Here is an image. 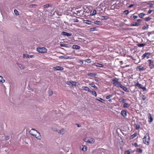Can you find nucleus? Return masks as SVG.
Masks as SVG:
<instances>
[{
	"instance_id": "nucleus-1",
	"label": "nucleus",
	"mask_w": 154,
	"mask_h": 154,
	"mask_svg": "<svg viewBox=\"0 0 154 154\" xmlns=\"http://www.w3.org/2000/svg\"><path fill=\"white\" fill-rule=\"evenodd\" d=\"M111 82L114 86L118 88H119L122 85L120 82H119V79L116 77L112 79Z\"/></svg>"
},
{
	"instance_id": "nucleus-2",
	"label": "nucleus",
	"mask_w": 154,
	"mask_h": 154,
	"mask_svg": "<svg viewBox=\"0 0 154 154\" xmlns=\"http://www.w3.org/2000/svg\"><path fill=\"white\" fill-rule=\"evenodd\" d=\"M150 140L149 136L147 134L145 135L143 138V143L147 145H149Z\"/></svg>"
},
{
	"instance_id": "nucleus-3",
	"label": "nucleus",
	"mask_w": 154,
	"mask_h": 154,
	"mask_svg": "<svg viewBox=\"0 0 154 154\" xmlns=\"http://www.w3.org/2000/svg\"><path fill=\"white\" fill-rule=\"evenodd\" d=\"M135 84L134 86H137L138 87L142 89L144 91H146V88L145 87H144L142 84L139 83L138 81L134 82Z\"/></svg>"
},
{
	"instance_id": "nucleus-4",
	"label": "nucleus",
	"mask_w": 154,
	"mask_h": 154,
	"mask_svg": "<svg viewBox=\"0 0 154 154\" xmlns=\"http://www.w3.org/2000/svg\"><path fill=\"white\" fill-rule=\"evenodd\" d=\"M37 51L39 53H44L47 52V50L45 47L38 48H37Z\"/></svg>"
},
{
	"instance_id": "nucleus-5",
	"label": "nucleus",
	"mask_w": 154,
	"mask_h": 154,
	"mask_svg": "<svg viewBox=\"0 0 154 154\" xmlns=\"http://www.w3.org/2000/svg\"><path fill=\"white\" fill-rule=\"evenodd\" d=\"M147 62L149 63V68L151 69H152L154 67V62L153 60H148Z\"/></svg>"
},
{
	"instance_id": "nucleus-6",
	"label": "nucleus",
	"mask_w": 154,
	"mask_h": 154,
	"mask_svg": "<svg viewBox=\"0 0 154 154\" xmlns=\"http://www.w3.org/2000/svg\"><path fill=\"white\" fill-rule=\"evenodd\" d=\"M150 54L149 52L146 53L142 56V59H143L145 57L147 59H148L149 58V56Z\"/></svg>"
},
{
	"instance_id": "nucleus-7",
	"label": "nucleus",
	"mask_w": 154,
	"mask_h": 154,
	"mask_svg": "<svg viewBox=\"0 0 154 154\" xmlns=\"http://www.w3.org/2000/svg\"><path fill=\"white\" fill-rule=\"evenodd\" d=\"M63 69V67L59 66H57L53 68V69L55 71H62Z\"/></svg>"
},
{
	"instance_id": "nucleus-8",
	"label": "nucleus",
	"mask_w": 154,
	"mask_h": 154,
	"mask_svg": "<svg viewBox=\"0 0 154 154\" xmlns=\"http://www.w3.org/2000/svg\"><path fill=\"white\" fill-rule=\"evenodd\" d=\"M29 133L32 135L34 136L37 133V131L34 129H32L29 131Z\"/></svg>"
},
{
	"instance_id": "nucleus-9",
	"label": "nucleus",
	"mask_w": 154,
	"mask_h": 154,
	"mask_svg": "<svg viewBox=\"0 0 154 154\" xmlns=\"http://www.w3.org/2000/svg\"><path fill=\"white\" fill-rule=\"evenodd\" d=\"M148 122L149 123H151L153 119L152 118V116L150 113H148Z\"/></svg>"
},
{
	"instance_id": "nucleus-10",
	"label": "nucleus",
	"mask_w": 154,
	"mask_h": 154,
	"mask_svg": "<svg viewBox=\"0 0 154 154\" xmlns=\"http://www.w3.org/2000/svg\"><path fill=\"white\" fill-rule=\"evenodd\" d=\"M146 68H144V66H142L141 65L139 66H137V70L139 71H143L145 70Z\"/></svg>"
},
{
	"instance_id": "nucleus-11",
	"label": "nucleus",
	"mask_w": 154,
	"mask_h": 154,
	"mask_svg": "<svg viewBox=\"0 0 154 154\" xmlns=\"http://www.w3.org/2000/svg\"><path fill=\"white\" fill-rule=\"evenodd\" d=\"M119 87L122 88L124 91L127 92L129 93L130 92L129 91L128 89L125 86L123 85L122 84L120 85Z\"/></svg>"
},
{
	"instance_id": "nucleus-12",
	"label": "nucleus",
	"mask_w": 154,
	"mask_h": 154,
	"mask_svg": "<svg viewBox=\"0 0 154 154\" xmlns=\"http://www.w3.org/2000/svg\"><path fill=\"white\" fill-rule=\"evenodd\" d=\"M122 115L124 117H126L127 116V112L125 110H122L121 112Z\"/></svg>"
},
{
	"instance_id": "nucleus-13",
	"label": "nucleus",
	"mask_w": 154,
	"mask_h": 154,
	"mask_svg": "<svg viewBox=\"0 0 154 154\" xmlns=\"http://www.w3.org/2000/svg\"><path fill=\"white\" fill-rule=\"evenodd\" d=\"M140 25V23L139 22H133L130 24L131 26H138Z\"/></svg>"
},
{
	"instance_id": "nucleus-14",
	"label": "nucleus",
	"mask_w": 154,
	"mask_h": 154,
	"mask_svg": "<svg viewBox=\"0 0 154 154\" xmlns=\"http://www.w3.org/2000/svg\"><path fill=\"white\" fill-rule=\"evenodd\" d=\"M82 89L85 91H88L89 92H91V91L90 88L87 86H82Z\"/></svg>"
},
{
	"instance_id": "nucleus-15",
	"label": "nucleus",
	"mask_w": 154,
	"mask_h": 154,
	"mask_svg": "<svg viewBox=\"0 0 154 154\" xmlns=\"http://www.w3.org/2000/svg\"><path fill=\"white\" fill-rule=\"evenodd\" d=\"M34 136L38 139H40L41 138V136L40 134L37 131V133L35 134Z\"/></svg>"
},
{
	"instance_id": "nucleus-16",
	"label": "nucleus",
	"mask_w": 154,
	"mask_h": 154,
	"mask_svg": "<svg viewBox=\"0 0 154 154\" xmlns=\"http://www.w3.org/2000/svg\"><path fill=\"white\" fill-rule=\"evenodd\" d=\"M137 132L134 133L133 135L130 136L129 138L131 140L134 139L137 135Z\"/></svg>"
},
{
	"instance_id": "nucleus-17",
	"label": "nucleus",
	"mask_w": 154,
	"mask_h": 154,
	"mask_svg": "<svg viewBox=\"0 0 154 154\" xmlns=\"http://www.w3.org/2000/svg\"><path fill=\"white\" fill-rule=\"evenodd\" d=\"M130 106V104L128 103H124L123 106V108H127L129 107Z\"/></svg>"
},
{
	"instance_id": "nucleus-18",
	"label": "nucleus",
	"mask_w": 154,
	"mask_h": 154,
	"mask_svg": "<svg viewBox=\"0 0 154 154\" xmlns=\"http://www.w3.org/2000/svg\"><path fill=\"white\" fill-rule=\"evenodd\" d=\"M62 33L63 35H66L67 36H71L72 35V34L71 33H68L65 32H62Z\"/></svg>"
},
{
	"instance_id": "nucleus-19",
	"label": "nucleus",
	"mask_w": 154,
	"mask_h": 154,
	"mask_svg": "<svg viewBox=\"0 0 154 154\" xmlns=\"http://www.w3.org/2000/svg\"><path fill=\"white\" fill-rule=\"evenodd\" d=\"M87 75L88 76H89L91 77H95L96 76L97 74L96 73L89 72L88 73Z\"/></svg>"
},
{
	"instance_id": "nucleus-20",
	"label": "nucleus",
	"mask_w": 154,
	"mask_h": 154,
	"mask_svg": "<svg viewBox=\"0 0 154 154\" xmlns=\"http://www.w3.org/2000/svg\"><path fill=\"white\" fill-rule=\"evenodd\" d=\"M94 65H95V66L97 67L98 66L99 67H102L103 66V64L100 63H94Z\"/></svg>"
},
{
	"instance_id": "nucleus-21",
	"label": "nucleus",
	"mask_w": 154,
	"mask_h": 154,
	"mask_svg": "<svg viewBox=\"0 0 154 154\" xmlns=\"http://www.w3.org/2000/svg\"><path fill=\"white\" fill-rule=\"evenodd\" d=\"M72 48L75 49H79L80 48V47L76 45H73L72 46Z\"/></svg>"
},
{
	"instance_id": "nucleus-22",
	"label": "nucleus",
	"mask_w": 154,
	"mask_h": 154,
	"mask_svg": "<svg viewBox=\"0 0 154 154\" xmlns=\"http://www.w3.org/2000/svg\"><path fill=\"white\" fill-rule=\"evenodd\" d=\"M136 151L137 152L142 153L143 152V150L140 148H137L136 150Z\"/></svg>"
},
{
	"instance_id": "nucleus-23",
	"label": "nucleus",
	"mask_w": 154,
	"mask_h": 154,
	"mask_svg": "<svg viewBox=\"0 0 154 154\" xmlns=\"http://www.w3.org/2000/svg\"><path fill=\"white\" fill-rule=\"evenodd\" d=\"M69 83L72 85V86H76V85L77 84L76 82L73 81H72V80H71L70 81Z\"/></svg>"
},
{
	"instance_id": "nucleus-24",
	"label": "nucleus",
	"mask_w": 154,
	"mask_h": 154,
	"mask_svg": "<svg viewBox=\"0 0 154 154\" xmlns=\"http://www.w3.org/2000/svg\"><path fill=\"white\" fill-rule=\"evenodd\" d=\"M119 101L120 102L124 103L126 101V100L123 98H120L119 99Z\"/></svg>"
},
{
	"instance_id": "nucleus-25",
	"label": "nucleus",
	"mask_w": 154,
	"mask_h": 154,
	"mask_svg": "<svg viewBox=\"0 0 154 154\" xmlns=\"http://www.w3.org/2000/svg\"><path fill=\"white\" fill-rule=\"evenodd\" d=\"M88 143H93L94 142V140L92 138H90L89 139Z\"/></svg>"
},
{
	"instance_id": "nucleus-26",
	"label": "nucleus",
	"mask_w": 154,
	"mask_h": 154,
	"mask_svg": "<svg viewBox=\"0 0 154 154\" xmlns=\"http://www.w3.org/2000/svg\"><path fill=\"white\" fill-rule=\"evenodd\" d=\"M17 63L20 68L23 69H24L25 67L23 65L19 63Z\"/></svg>"
},
{
	"instance_id": "nucleus-27",
	"label": "nucleus",
	"mask_w": 154,
	"mask_h": 154,
	"mask_svg": "<svg viewBox=\"0 0 154 154\" xmlns=\"http://www.w3.org/2000/svg\"><path fill=\"white\" fill-rule=\"evenodd\" d=\"M145 15V14L143 13H141L138 14L139 17L140 18H142Z\"/></svg>"
},
{
	"instance_id": "nucleus-28",
	"label": "nucleus",
	"mask_w": 154,
	"mask_h": 154,
	"mask_svg": "<svg viewBox=\"0 0 154 154\" xmlns=\"http://www.w3.org/2000/svg\"><path fill=\"white\" fill-rule=\"evenodd\" d=\"M65 132V131L64 129H62L60 130L59 131V132L60 134H64Z\"/></svg>"
},
{
	"instance_id": "nucleus-29",
	"label": "nucleus",
	"mask_w": 154,
	"mask_h": 154,
	"mask_svg": "<svg viewBox=\"0 0 154 154\" xmlns=\"http://www.w3.org/2000/svg\"><path fill=\"white\" fill-rule=\"evenodd\" d=\"M146 44H139L137 45V46L139 47H143L146 45Z\"/></svg>"
},
{
	"instance_id": "nucleus-30",
	"label": "nucleus",
	"mask_w": 154,
	"mask_h": 154,
	"mask_svg": "<svg viewBox=\"0 0 154 154\" xmlns=\"http://www.w3.org/2000/svg\"><path fill=\"white\" fill-rule=\"evenodd\" d=\"M82 150L84 151H86L87 150V147L85 145L82 146Z\"/></svg>"
},
{
	"instance_id": "nucleus-31",
	"label": "nucleus",
	"mask_w": 154,
	"mask_h": 154,
	"mask_svg": "<svg viewBox=\"0 0 154 154\" xmlns=\"http://www.w3.org/2000/svg\"><path fill=\"white\" fill-rule=\"evenodd\" d=\"M5 82V80L3 79V77L0 76V82H2V83H4Z\"/></svg>"
},
{
	"instance_id": "nucleus-32",
	"label": "nucleus",
	"mask_w": 154,
	"mask_h": 154,
	"mask_svg": "<svg viewBox=\"0 0 154 154\" xmlns=\"http://www.w3.org/2000/svg\"><path fill=\"white\" fill-rule=\"evenodd\" d=\"M91 93L94 96H95L96 97L97 96V94L96 92L95 91H91Z\"/></svg>"
},
{
	"instance_id": "nucleus-33",
	"label": "nucleus",
	"mask_w": 154,
	"mask_h": 154,
	"mask_svg": "<svg viewBox=\"0 0 154 154\" xmlns=\"http://www.w3.org/2000/svg\"><path fill=\"white\" fill-rule=\"evenodd\" d=\"M151 19H152L151 18L149 17H146V18H145L144 20L145 21H149V20H150Z\"/></svg>"
},
{
	"instance_id": "nucleus-34",
	"label": "nucleus",
	"mask_w": 154,
	"mask_h": 154,
	"mask_svg": "<svg viewBox=\"0 0 154 154\" xmlns=\"http://www.w3.org/2000/svg\"><path fill=\"white\" fill-rule=\"evenodd\" d=\"M102 20H107L109 18L107 16H101Z\"/></svg>"
},
{
	"instance_id": "nucleus-35",
	"label": "nucleus",
	"mask_w": 154,
	"mask_h": 154,
	"mask_svg": "<svg viewBox=\"0 0 154 154\" xmlns=\"http://www.w3.org/2000/svg\"><path fill=\"white\" fill-rule=\"evenodd\" d=\"M89 85L92 87L97 88V87L95 86V85H94V84L93 83L89 84Z\"/></svg>"
},
{
	"instance_id": "nucleus-36",
	"label": "nucleus",
	"mask_w": 154,
	"mask_h": 154,
	"mask_svg": "<svg viewBox=\"0 0 154 154\" xmlns=\"http://www.w3.org/2000/svg\"><path fill=\"white\" fill-rule=\"evenodd\" d=\"M140 125L139 124H137L136 125L135 128L136 130H138L140 128Z\"/></svg>"
},
{
	"instance_id": "nucleus-37",
	"label": "nucleus",
	"mask_w": 154,
	"mask_h": 154,
	"mask_svg": "<svg viewBox=\"0 0 154 154\" xmlns=\"http://www.w3.org/2000/svg\"><path fill=\"white\" fill-rule=\"evenodd\" d=\"M100 23L101 22L100 21H95L94 22V23L97 25L100 24Z\"/></svg>"
},
{
	"instance_id": "nucleus-38",
	"label": "nucleus",
	"mask_w": 154,
	"mask_h": 154,
	"mask_svg": "<svg viewBox=\"0 0 154 154\" xmlns=\"http://www.w3.org/2000/svg\"><path fill=\"white\" fill-rule=\"evenodd\" d=\"M53 91L51 90H50L48 91V94L50 96L52 95L53 94Z\"/></svg>"
},
{
	"instance_id": "nucleus-39",
	"label": "nucleus",
	"mask_w": 154,
	"mask_h": 154,
	"mask_svg": "<svg viewBox=\"0 0 154 154\" xmlns=\"http://www.w3.org/2000/svg\"><path fill=\"white\" fill-rule=\"evenodd\" d=\"M85 23L86 24H90L91 23V21L88 20H85Z\"/></svg>"
},
{
	"instance_id": "nucleus-40",
	"label": "nucleus",
	"mask_w": 154,
	"mask_h": 154,
	"mask_svg": "<svg viewBox=\"0 0 154 154\" xmlns=\"http://www.w3.org/2000/svg\"><path fill=\"white\" fill-rule=\"evenodd\" d=\"M34 57V55H27V58H33Z\"/></svg>"
},
{
	"instance_id": "nucleus-41",
	"label": "nucleus",
	"mask_w": 154,
	"mask_h": 154,
	"mask_svg": "<svg viewBox=\"0 0 154 154\" xmlns=\"http://www.w3.org/2000/svg\"><path fill=\"white\" fill-rule=\"evenodd\" d=\"M85 61L87 63H90L91 62V60L89 59H87L85 60Z\"/></svg>"
},
{
	"instance_id": "nucleus-42",
	"label": "nucleus",
	"mask_w": 154,
	"mask_h": 154,
	"mask_svg": "<svg viewBox=\"0 0 154 154\" xmlns=\"http://www.w3.org/2000/svg\"><path fill=\"white\" fill-rule=\"evenodd\" d=\"M125 154H130V152L129 150H127L125 151Z\"/></svg>"
},
{
	"instance_id": "nucleus-43",
	"label": "nucleus",
	"mask_w": 154,
	"mask_h": 154,
	"mask_svg": "<svg viewBox=\"0 0 154 154\" xmlns=\"http://www.w3.org/2000/svg\"><path fill=\"white\" fill-rule=\"evenodd\" d=\"M129 12L128 10H126L124 11L123 13L125 14H128Z\"/></svg>"
},
{
	"instance_id": "nucleus-44",
	"label": "nucleus",
	"mask_w": 154,
	"mask_h": 154,
	"mask_svg": "<svg viewBox=\"0 0 154 154\" xmlns=\"http://www.w3.org/2000/svg\"><path fill=\"white\" fill-rule=\"evenodd\" d=\"M14 13L16 15H19V12L16 9H15L14 11Z\"/></svg>"
},
{
	"instance_id": "nucleus-45",
	"label": "nucleus",
	"mask_w": 154,
	"mask_h": 154,
	"mask_svg": "<svg viewBox=\"0 0 154 154\" xmlns=\"http://www.w3.org/2000/svg\"><path fill=\"white\" fill-rule=\"evenodd\" d=\"M43 6L45 8H48L50 6V5L49 4H47L44 5Z\"/></svg>"
},
{
	"instance_id": "nucleus-46",
	"label": "nucleus",
	"mask_w": 154,
	"mask_h": 154,
	"mask_svg": "<svg viewBox=\"0 0 154 154\" xmlns=\"http://www.w3.org/2000/svg\"><path fill=\"white\" fill-rule=\"evenodd\" d=\"M68 45L66 44H61L60 46L61 47H67Z\"/></svg>"
},
{
	"instance_id": "nucleus-47",
	"label": "nucleus",
	"mask_w": 154,
	"mask_h": 154,
	"mask_svg": "<svg viewBox=\"0 0 154 154\" xmlns=\"http://www.w3.org/2000/svg\"><path fill=\"white\" fill-rule=\"evenodd\" d=\"M96 14V11L95 10H94L93 11L92 13V15H95Z\"/></svg>"
},
{
	"instance_id": "nucleus-48",
	"label": "nucleus",
	"mask_w": 154,
	"mask_h": 154,
	"mask_svg": "<svg viewBox=\"0 0 154 154\" xmlns=\"http://www.w3.org/2000/svg\"><path fill=\"white\" fill-rule=\"evenodd\" d=\"M89 139L88 138L86 137L84 139V140L85 142H88Z\"/></svg>"
},
{
	"instance_id": "nucleus-49",
	"label": "nucleus",
	"mask_w": 154,
	"mask_h": 154,
	"mask_svg": "<svg viewBox=\"0 0 154 154\" xmlns=\"http://www.w3.org/2000/svg\"><path fill=\"white\" fill-rule=\"evenodd\" d=\"M148 28V26H144L142 27V29L143 30H145L147 29Z\"/></svg>"
},
{
	"instance_id": "nucleus-50",
	"label": "nucleus",
	"mask_w": 154,
	"mask_h": 154,
	"mask_svg": "<svg viewBox=\"0 0 154 154\" xmlns=\"http://www.w3.org/2000/svg\"><path fill=\"white\" fill-rule=\"evenodd\" d=\"M112 96V95H110L106 96V98L107 99H109Z\"/></svg>"
},
{
	"instance_id": "nucleus-51",
	"label": "nucleus",
	"mask_w": 154,
	"mask_h": 154,
	"mask_svg": "<svg viewBox=\"0 0 154 154\" xmlns=\"http://www.w3.org/2000/svg\"><path fill=\"white\" fill-rule=\"evenodd\" d=\"M61 57H63V58L68 59L69 58V57H67V56H62Z\"/></svg>"
},
{
	"instance_id": "nucleus-52",
	"label": "nucleus",
	"mask_w": 154,
	"mask_h": 154,
	"mask_svg": "<svg viewBox=\"0 0 154 154\" xmlns=\"http://www.w3.org/2000/svg\"><path fill=\"white\" fill-rule=\"evenodd\" d=\"M98 100L101 102H103V101H104L103 99L100 97L99 98V99Z\"/></svg>"
},
{
	"instance_id": "nucleus-53",
	"label": "nucleus",
	"mask_w": 154,
	"mask_h": 154,
	"mask_svg": "<svg viewBox=\"0 0 154 154\" xmlns=\"http://www.w3.org/2000/svg\"><path fill=\"white\" fill-rule=\"evenodd\" d=\"M132 145L133 146H134L135 147H137V146H138V145H137V143H132Z\"/></svg>"
},
{
	"instance_id": "nucleus-54",
	"label": "nucleus",
	"mask_w": 154,
	"mask_h": 154,
	"mask_svg": "<svg viewBox=\"0 0 154 154\" xmlns=\"http://www.w3.org/2000/svg\"><path fill=\"white\" fill-rule=\"evenodd\" d=\"M78 62L80 64H83V60H79Z\"/></svg>"
},
{
	"instance_id": "nucleus-55",
	"label": "nucleus",
	"mask_w": 154,
	"mask_h": 154,
	"mask_svg": "<svg viewBox=\"0 0 154 154\" xmlns=\"http://www.w3.org/2000/svg\"><path fill=\"white\" fill-rule=\"evenodd\" d=\"M77 18H75L73 19V21L75 22H79Z\"/></svg>"
},
{
	"instance_id": "nucleus-56",
	"label": "nucleus",
	"mask_w": 154,
	"mask_h": 154,
	"mask_svg": "<svg viewBox=\"0 0 154 154\" xmlns=\"http://www.w3.org/2000/svg\"><path fill=\"white\" fill-rule=\"evenodd\" d=\"M142 99L143 100H145V99H146V97H145V95H142Z\"/></svg>"
},
{
	"instance_id": "nucleus-57",
	"label": "nucleus",
	"mask_w": 154,
	"mask_h": 154,
	"mask_svg": "<svg viewBox=\"0 0 154 154\" xmlns=\"http://www.w3.org/2000/svg\"><path fill=\"white\" fill-rule=\"evenodd\" d=\"M152 10L149 9L148 11V13L149 14H150L152 12Z\"/></svg>"
},
{
	"instance_id": "nucleus-58",
	"label": "nucleus",
	"mask_w": 154,
	"mask_h": 154,
	"mask_svg": "<svg viewBox=\"0 0 154 154\" xmlns=\"http://www.w3.org/2000/svg\"><path fill=\"white\" fill-rule=\"evenodd\" d=\"M96 29V27L92 28L90 29L91 30V31L95 30Z\"/></svg>"
},
{
	"instance_id": "nucleus-59",
	"label": "nucleus",
	"mask_w": 154,
	"mask_h": 154,
	"mask_svg": "<svg viewBox=\"0 0 154 154\" xmlns=\"http://www.w3.org/2000/svg\"><path fill=\"white\" fill-rule=\"evenodd\" d=\"M138 17V16H136V15H134L133 16V18L134 19H136Z\"/></svg>"
},
{
	"instance_id": "nucleus-60",
	"label": "nucleus",
	"mask_w": 154,
	"mask_h": 154,
	"mask_svg": "<svg viewBox=\"0 0 154 154\" xmlns=\"http://www.w3.org/2000/svg\"><path fill=\"white\" fill-rule=\"evenodd\" d=\"M5 138L7 140H8L9 139V136H7Z\"/></svg>"
},
{
	"instance_id": "nucleus-61",
	"label": "nucleus",
	"mask_w": 154,
	"mask_h": 154,
	"mask_svg": "<svg viewBox=\"0 0 154 154\" xmlns=\"http://www.w3.org/2000/svg\"><path fill=\"white\" fill-rule=\"evenodd\" d=\"M148 4L149 5L150 7H152L153 5V4L152 3H149Z\"/></svg>"
},
{
	"instance_id": "nucleus-62",
	"label": "nucleus",
	"mask_w": 154,
	"mask_h": 154,
	"mask_svg": "<svg viewBox=\"0 0 154 154\" xmlns=\"http://www.w3.org/2000/svg\"><path fill=\"white\" fill-rule=\"evenodd\" d=\"M70 81L69 82H66V83L68 84V85H71V84H70Z\"/></svg>"
},
{
	"instance_id": "nucleus-63",
	"label": "nucleus",
	"mask_w": 154,
	"mask_h": 154,
	"mask_svg": "<svg viewBox=\"0 0 154 154\" xmlns=\"http://www.w3.org/2000/svg\"><path fill=\"white\" fill-rule=\"evenodd\" d=\"M133 6L134 5L133 4H131L128 6V7L131 8V7H133Z\"/></svg>"
},
{
	"instance_id": "nucleus-64",
	"label": "nucleus",
	"mask_w": 154,
	"mask_h": 154,
	"mask_svg": "<svg viewBox=\"0 0 154 154\" xmlns=\"http://www.w3.org/2000/svg\"><path fill=\"white\" fill-rule=\"evenodd\" d=\"M151 34V32H148V36L149 37L150 36V35Z\"/></svg>"
}]
</instances>
